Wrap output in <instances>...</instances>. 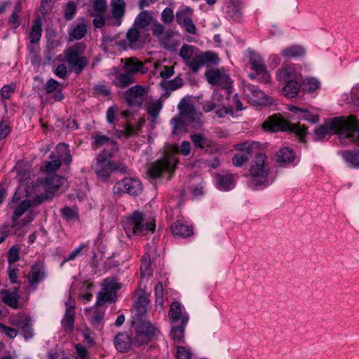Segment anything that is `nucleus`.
<instances>
[{"instance_id":"nucleus-1","label":"nucleus","mask_w":359,"mask_h":359,"mask_svg":"<svg viewBox=\"0 0 359 359\" xmlns=\"http://www.w3.org/2000/svg\"><path fill=\"white\" fill-rule=\"evenodd\" d=\"M333 133H338L341 139L359 142V121L353 116L348 118L335 117L315 130L318 139H323L327 135Z\"/></svg>"},{"instance_id":"nucleus-2","label":"nucleus","mask_w":359,"mask_h":359,"mask_svg":"<svg viewBox=\"0 0 359 359\" xmlns=\"http://www.w3.org/2000/svg\"><path fill=\"white\" fill-rule=\"evenodd\" d=\"M178 109V115L170 120V124L172 126V133L178 134L185 126L196 129L202 126V113L197 111L191 103L183 99L179 103Z\"/></svg>"},{"instance_id":"nucleus-3","label":"nucleus","mask_w":359,"mask_h":359,"mask_svg":"<svg viewBox=\"0 0 359 359\" xmlns=\"http://www.w3.org/2000/svg\"><path fill=\"white\" fill-rule=\"evenodd\" d=\"M123 227L128 238L143 236L154 232L155 219H147L142 212L135 211L123 222Z\"/></svg>"},{"instance_id":"nucleus-4","label":"nucleus","mask_w":359,"mask_h":359,"mask_svg":"<svg viewBox=\"0 0 359 359\" xmlns=\"http://www.w3.org/2000/svg\"><path fill=\"white\" fill-rule=\"evenodd\" d=\"M266 158V156L264 154L261 153L256 155L249 170L252 178L248 184L249 187H267L272 183L273 180H271L269 177L270 172Z\"/></svg>"},{"instance_id":"nucleus-5","label":"nucleus","mask_w":359,"mask_h":359,"mask_svg":"<svg viewBox=\"0 0 359 359\" xmlns=\"http://www.w3.org/2000/svg\"><path fill=\"white\" fill-rule=\"evenodd\" d=\"M113 153L104 151L100 154L96 159L95 171L98 178L102 181H106L110 177L112 172L119 173H126L127 172L126 166L121 162H114L110 160Z\"/></svg>"},{"instance_id":"nucleus-6","label":"nucleus","mask_w":359,"mask_h":359,"mask_svg":"<svg viewBox=\"0 0 359 359\" xmlns=\"http://www.w3.org/2000/svg\"><path fill=\"white\" fill-rule=\"evenodd\" d=\"M264 130L271 132L291 131L302 138L306 133V128L300 124L290 123L280 115L274 114L268 117L262 124Z\"/></svg>"},{"instance_id":"nucleus-7","label":"nucleus","mask_w":359,"mask_h":359,"mask_svg":"<svg viewBox=\"0 0 359 359\" xmlns=\"http://www.w3.org/2000/svg\"><path fill=\"white\" fill-rule=\"evenodd\" d=\"M177 149L167 151L163 157L153 163L147 171L151 178L159 177L163 172H174L178 160L177 158Z\"/></svg>"},{"instance_id":"nucleus-8","label":"nucleus","mask_w":359,"mask_h":359,"mask_svg":"<svg viewBox=\"0 0 359 359\" xmlns=\"http://www.w3.org/2000/svg\"><path fill=\"white\" fill-rule=\"evenodd\" d=\"M43 184L45 187L46 194L44 196H39L36 198L38 200V203L42 202L43 200L50 198L52 196L50 194H60L64 192L67 186V180L57 175H51L44 179Z\"/></svg>"},{"instance_id":"nucleus-9","label":"nucleus","mask_w":359,"mask_h":359,"mask_svg":"<svg viewBox=\"0 0 359 359\" xmlns=\"http://www.w3.org/2000/svg\"><path fill=\"white\" fill-rule=\"evenodd\" d=\"M147 93L148 90L145 86L135 85L123 93V98L130 107L141 108Z\"/></svg>"},{"instance_id":"nucleus-10","label":"nucleus","mask_w":359,"mask_h":359,"mask_svg":"<svg viewBox=\"0 0 359 359\" xmlns=\"http://www.w3.org/2000/svg\"><path fill=\"white\" fill-rule=\"evenodd\" d=\"M142 191L141 182L136 178H124L116 183L113 187L114 194L127 193L133 196L140 194Z\"/></svg>"},{"instance_id":"nucleus-11","label":"nucleus","mask_w":359,"mask_h":359,"mask_svg":"<svg viewBox=\"0 0 359 359\" xmlns=\"http://www.w3.org/2000/svg\"><path fill=\"white\" fill-rule=\"evenodd\" d=\"M218 61L217 55L211 52H205L193 56L191 59L186 62V65L193 72L196 73L202 67L216 64Z\"/></svg>"},{"instance_id":"nucleus-12","label":"nucleus","mask_w":359,"mask_h":359,"mask_svg":"<svg viewBox=\"0 0 359 359\" xmlns=\"http://www.w3.org/2000/svg\"><path fill=\"white\" fill-rule=\"evenodd\" d=\"M192 13V8L189 6H183L176 13V21L179 25L182 26L188 33L195 34L196 33V27L191 18Z\"/></svg>"},{"instance_id":"nucleus-13","label":"nucleus","mask_w":359,"mask_h":359,"mask_svg":"<svg viewBox=\"0 0 359 359\" xmlns=\"http://www.w3.org/2000/svg\"><path fill=\"white\" fill-rule=\"evenodd\" d=\"M244 94L250 102L257 105H267L272 102V98L267 96L255 86H248Z\"/></svg>"},{"instance_id":"nucleus-14","label":"nucleus","mask_w":359,"mask_h":359,"mask_svg":"<svg viewBox=\"0 0 359 359\" xmlns=\"http://www.w3.org/2000/svg\"><path fill=\"white\" fill-rule=\"evenodd\" d=\"M205 75L210 84L218 85L225 89H229L231 86V81L229 76L222 70H210Z\"/></svg>"},{"instance_id":"nucleus-15","label":"nucleus","mask_w":359,"mask_h":359,"mask_svg":"<svg viewBox=\"0 0 359 359\" xmlns=\"http://www.w3.org/2000/svg\"><path fill=\"white\" fill-rule=\"evenodd\" d=\"M253 144V142H245L236 145V149L238 152L232 158V163L234 165L239 167L249 161L252 156Z\"/></svg>"},{"instance_id":"nucleus-16","label":"nucleus","mask_w":359,"mask_h":359,"mask_svg":"<svg viewBox=\"0 0 359 359\" xmlns=\"http://www.w3.org/2000/svg\"><path fill=\"white\" fill-rule=\"evenodd\" d=\"M183 306L178 302H174L170 304L168 317L171 325L183 323L187 325L189 317L187 313L182 311Z\"/></svg>"},{"instance_id":"nucleus-17","label":"nucleus","mask_w":359,"mask_h":359,"mask_svg":"<svg viewBox=\"0 0 359 359\" xmlns=\"http://www.w3.org/2000/svg\"><path fill=\"white\" fill-rule=\"evenodd\" d=\"M152 34L156 37L160 43L165 48H170V39L173 36V32L170 29H165V27L158 23L155 22L152 27Z\"/></svg>"},{"instance_id":"nucleus-18","label":"nucleus","mask_w":359,"mask_h":359,"mask_svg":"<svg viewBox=\"0 0 359 359\" xmlns=\"http://www.w3.org/2000/svg\"><path fill=\"white\" fill-rule=\"evenodd\" d=\"M46 276L47 273L44 266L42 264L36 263L32 266L27 278L29 283L36 287Z\"/></svg>"},{"instance_id":"nucleus-19","label":"nucleus","mask_w":359,"mask_h":359,"mask_svg":"<svg viewBox=\"0 0 359 359\" xmlns=\"http://www.w3.org/2000/svg\"><path fill=\"white\" fill-rule=\"evenodd\" d=\"M276 76L278 81L284 83L299 79V73L292 64L283 65L276 72Z\"/></svg>"},{"instance_id":"nucleus-20","label":"nucleus","mask_w":359,"mask_h":359,"mask_svg":"<svg viewBox=\"0 0 359 359\" xmlns=\"http://www.w3.org/2000/svg\"><path fill=\"white\" fill-rule=\"evenodd\" d=\"M123 69L133 77L137 74H145L147 72L148 69L146 67L142 62L135 57H130L126 60L123 65Z\"/></svg>"},{"instance_id":"nucleus-21","label":"nucleus","mask_w":359,"mask_h":359,"mask_svg":"<svg viewBox=\"0 0 359 359\" xmlns=\"http://www.w3.org/2000/svg\"><path fill=\"white\" fill-rule=\"evenodd\" d=\"M217 187L222 191H228L235 186L234 176L229 173H222L216 175Z\"/></svg>"},{"instance_id":"nucleus-22","label":"nucleus","mask_w":359,"mask_h":359,"mask_svg":"<svg viewBox=\"0 0 359 359\" xmlns=\"http://www.w3.org/2000/svg\"><path fill=\"white\" fill-rule=\"evenodd\" d=\"M171 231L175 236L187 238L193 235L194 231L191 226L184 224L182 221L177 220L171 226Z\"/></svg>"},{"instance_id":"nucleus-23","label":"nucleus","mask_w":359,"mask_h":359,"mask_svg":"<svg viewBox=\"0 0 359 359\" xmlns=\"http://www.w3.org/2000/svg\"><path fill=\"white\" fill-rule=\"evenodd\" d=\"M277 163L280 166L290 165L296 158L295 154L292 149L287 147L280 149L277 153Z\"/></svg>"},{"instance_id":"nucleus-24","label":"nucleus","mask_w":359,"mask_h":359,"mask_svg":"<svg viewBox=\"0 0 359 359\" xmlns=\"http://www.w3.org/2000/svg\"><path fill=\"white\" fill-rule=\"evenodd\" d=\"M85 46L79 43L69 48L65 51V57L67 62L69 65L74 62L76 60L80 57V55L84 52Z\"/></svg>"},{"instance_id":"nucleus-25","label":"nucleus","mask_w":359,"mask_h":359,"mask_svg":"<svg viewBox=\"0 0 359 359\" xmlns=\"http://www.w3.org/2000/svg\"><path fill=\"white\" fill-rule=\"evenodd\" d=\"M74 306L70 304L67 306L66 304V311L64 317L61 321L62 326L66 332H71L74 327Z\"/></svg>"},{"instance_id":"nucleus-26","label":"nucleus","mask_w":359,"mask_h":359,"mask_svg":"<svg viewBox=\"0 0 359 359\" xmlns=\"http://www.w3.org/2000/svg\"><path fill=\"white\" fill-rule=\"evenodd\" d=\"M55 157L60 159V163L69 165L72 162V156L69 146L65 143H60L57 145L55 149Z\"/></svg>"},{"instance_id":"nucleus-27","label":"nucleus","mask_w":359,"mask_h":359,"mask_svg":"<svg viewBox=\"0 0 359 359\" xmlns=\"http://www.w3.org/2000/svg\"><path fill=\"white\" fill-rule=\"evenodd\" d=\"M149 304V299L148 295L144 291H141L134 304V307L136 310L135 316L139 318L142 317L147 312Z\"/></svg>"},{"instance_id":"nucleus-28","label":"nucleus","mask_w":359,"mask_h":359,"mask_svg":"<svg viewBox=\"0 0 359 359\" xmlns=\"http://www.w3.org/2000/svg\"><path fill=\"white\" fill-rule=\"evenodd\" d=\"M0 295L3 302L11 308L16 309L18 305L19 295L16 288L13 292L7 290H1Z\"/></svg>"},{"instance_id":"nucleus-29","label":"nucleus","mask_w":359,"mask_h":359,"mask_svg":"<svg viewBox=\"0 0 359 359\" xmlns=\"http://www.w3.org/2000/svg\"><path fill=\"white\" fill-rule=\"evenodd\" d=\"M108 146L110 147V151L111 153L118 150L117 143L106 135H96L94 137L93 148L95 149L102 147Z\"/></svg>"},{"instance_id":"nucleus-30","label":"nucleus","mask_w":359,"mask_h":359,"mask_svg":"<svg viewBox=\"0 0 359 359\" xmlns=\"http://www.w3.org/2000/svg\"><path fill=\"white\" fill-rule=\"evenodd\" d=\"M249 62L251 68L259 74V72H263L266 69L264 62L259 54L254 51L249 52Z\"/></svg>"},{"instance_id":"nucleus-31","label":"nucleus","mask_w":359,"mask_h":359,"mask_svg":"<svg viewBox=\"0 0 359 359\" xmlns=\"http://www.w3.org/2000/svg\"><path fill=\"white\" fill-rule=\"evenodd\" d=\"M135 82V77L124 71L123 72H116L113 81L114 84L117 87L126 88Z\"/></svg>"},{"instance_id":"nucleus-32","label":"nucleus","mask_w":359,"mask_h":359,"mask_svg":"<svg viewBox=\"0 0 359 359\" xmlns=\"http://www.w3.org/2000/svg\"><path fill=\"white\" fill-rule=\"evenodd\" d=\"M31 201L29 199H26L21 201L20 204L16 206L11 217L13 228L17 226L18 219L31 207Z\"/></svg>"},{"instance_id":"nucleus-33","label":"nucleus","mask_w":359,"mask_h":359,"mask_svg":"<svg viewBox=\"0 0 359 359\" xmlns=\"http://www.w3.org/2000/svg\"><path fill=\"white\" fill-rule=\"evenodd\" d=\"M288 109L293 112L294 114H299V113H304V116H299L300 120H306L311 123H316L319 120V116L318 114H312L306 108H299L294 105L288 107Z\"/></svg>"},{"instance_id":"nucleus-34","label":"nucleus","mask_w":359,"mask_h":359,"mask_svg":"<svg viewBox=\"0 0 359 359\" xmlns=\"http://www.w3.org/2000/svg\"><path fill=\"white\" fill-rule=\"evenodd\" d=\"M42 21L40 18H36L32 26L29 39L31 43H37L41 37L42 35Z\"/></svg>"},{"instance_id":"nucleus-35","label":"nucleus","mask_w":359,"mask_h":359,"mask_svg":"<svg viewBox=\"0 0 359 359\" xmlns=\"http://www.w3.org/2000/svg\"><path fill=\"white\" fill-rule=\"evenodd\" d=\"M126 40L129 48L137 49L141 46L140 34L135 27H131L128 29L126 34Z\"/></svg>"},{"instance_id":"nucleus-36","label":"nucleus","mask_w":359,"mask_h":359,"mask_svg":"<svg viewBox=\"0 0 359 359\" xmlns=\"http://www.w3.org/2000/svg\"><path fill=\"white\" fill-rule=\"evenodd\" d=\"M114 344L118 351L126 352L130 347L131 339L127 334L120 333L116 335Z\"/></svg>"},{"instance_id":"nucleus-37","label":"nucleus","mask_w":359,"mask_h":359,"mask_svg":"<svg viewBox=\"0 0 359 359\" xmlns=\"http://www.w3.org/2000/svg\"><path fill=\"white\" fill-rule=\"evenodd\" d=\"M285 86L283 88V95L288 98H294L298 95L300 91V84L298 80L285 82Z\"/></svg>"},{"instance_id":"nucleus-38","label":"nucleus","mask_w":359,"mask_h":359,"mask_svg":"<svg viewBox=\"0 0 359 359\" xmlns=\"http://www.w3.org/2000/svg\"><path fill=\"white\" fill-rule=\"evenodd\" d=\"M137 332L143 333L150 339L158 332V329L149 321H143L136 326Z\"/></svg>"},{"instance_id":"nucleus-39","label":"nucleus","mask_w":359,"mask_h":359,"mask_svg":"<svg viewBox=\"0 0 359 359\" xmlns=\"http://www.w3.org/2000/svg\"><path fill=\"white\" fill-rule=\"evenodd\" d=\"M116 299V294L110 291L104 290L102 288V290L97 294L96 305L102 306L106 302L113 303Z\"/></svg>"},{"instance_id":"nucleus-40","label":"nucleus","mask_w":359,"mask_h":359,"mask_svg":"<svg viewBox=\"0 0 359 359\" xmlns=\"http://www.w3.org/2000/svg\"><path fill=\"white\" fill-rule=\"evenodd\" d=\"M191 140L197 148L205 149L212 146V141L201 133L191 135Z\"/></svg>"},{"instance_id":"nucleus-41","label":"nucleus","mask_w":359,"mask_h":359,"mask_svg":"<svg viewBox=\"0 0 359 359\" xmlns=\"http://www.w3.org/2000/svg\"><path fill=\"white\" fill-rule=\"evenodd\" d=\"M104 314V311L100 308H95L94 311L91 316L90 317V322L93 327L97 330H101L102 327V322L103 320V317Z\"/></svg>"},{"instance_id":"nucleus-42","label":"nucleus","mask_w":359,"mask_h":359,"mask_svg":"<svg viewBox=\"0 0 359 359\" xmlns=\"http://www.w3.org/2000/svg\"><path fill=\"white\" fill-rule=\"evenodd\" d=\"M281 53L286 58H293L304 55L305 50L300 46H291L284 48Z\"/></svg>"},{"instance_id":"nucleus-43","label":"nucleus","mask_w":359,"mask_h":359,"mask_svg":"<svg viewBox=\"0 0 359 359\" xmlns=\"http://www.w3.org/2000/svg\"><path fill=\"white\" fill-rule=\"evenodd\" d=\"M111 13L115 19L121 18L125 13V3L123 0H111Z\"/></svg>"},{"instance_id":"nucleus-44","label":"nucleus","mask_w":359,"mask_h":359,"mask_svg":"<svg viewBox=\"0 0 359 359\" xmlns=\"http://www.w3.org/2000/svg\"><path fill=\"white\" fill-rule=\"evenodd\" d=\"M187 325L183 323L171 325L170 337L177 342L182 341Z\"/></svg>"},{"instance_id":"nucleus-45","label":"nucleus","mask_w":359,"mask_h":359,"mask_svg":"<svg viewBox=\"0 0 359 359\" xmlns=\"http://www.w3.org/2000/svg\"><path fill=\"white\" fill-rule=\"evenodd\" d=\"M86 33L87 27L84 22L78 23L69 32L70 37L76 40L81 39Z\"/></svg>"},{"instance_id":"nucleus-46","label":"nucleus","mask_w":359,"mask_h":359,"mask_svg":"<svg viewBox=\"0 0 359 359\" xmlns=\"http://www.w3.org/2000/svg\"><path fill=\"white\" fill-rule=\"evenodd\" d=\"M162 102L159 100H152L149 102L147 106V111L153 119H155L159 115L162 109Z\"/></svg>"},{"instance_id":"nucleus-47","label":"nucleus","mask_w":359,"mask_h":359,"mask_svg":"<svg viewBox=\"0 0 359 359\" xmlns=\"http://www.w3.org/2000/svg\"><path fill=\"white\" fill-rule=\"evenodd\" d=\"M344 160L353 167H359V150L346 151L342 153Z\"/></svg>"},{"instance_id":"nucleus-48","label":"nucleus","mask_w":359,"mask_h":359,"mask_svg":"<svg viewBox=\"0 0 359 359\" xmlns=\"http://www.w3.org/2000/svg\"><path fill=\"white\" fill-rule=\"evenodd\" d=\"M107 8V3L106 0H95L91 8L89 10L90 15L104 14Z\"/></svg>"},{"instance_id":"nucleus-49","label":"nucleus","mask_w":359,"mask_h":359,"mask_svg":"<svg viewBox=\"0 0 359 359\" xmlns=\"http://www.w3.org/2000/svg\"><path fill=\"white\" fill-rule=\"evenodd\" d=\"M320 86L319 81L315 78H308L302 82V90L304 92L311 93Z\"/></svg>"},{"instance_id":"nucleus-50","label":"nucleus","mask_w":359,"mask_h":359,"mask_svg":"<svg viewBox=\"0 0 359 359\" xmlns=\"http://www.w3.org/2000/svg\"><path fill=\"white\" fill-rule=\"evenodd\" d=\"M140 271L142 277L149 276L151 274V260L147 254L142 257Z\"/></svg>"},{"instance_id":"nucleus-51","label":"nucleus","mask_w":359,"mask_h":359,"mask_svg":"<svg viewBox=\"0 0 359 359\" xmlns=\"http://www.w3.org/2000/svg\"><path fill=\"white\" fill-rule=\"evenodd\" d=\"M226 13L235 20H238L243 14L241 6L235 4L227 6Z\"/></svg>"},{"instance_id":"nucleus-52","label":"nucleus","mask_w":359,"mask_h":359,"mask_svg":"<svg viewBox=\"0 0 359 359\" xmlns=\"http://www.w3.org/2000/svg\"><path fill=\"white\" fill-rule=\"evenodd\" d=\"M151 20V17L147 12H142L136 18L135 25L139 28L144 29L150 24Z\"/></svg>"},{"instance_id":"nucleus-53","label":"nucleus","mask_w":359,"mask_h":359,"mask_svg":"<svg viewBox=\"0 0 359 359\" xmlns=\"http://www.w3.org/2000/svg\"><path fill=\"white\" fill-rule=\"evenodd\" d=\"M88 65L87 59L85 56H81L76 60L74 62L69 64L76 74L81 73Z\"/></svg>"},{"instance_id":"nucleus-54","label":"nucleus","mask_w":359,"mask_h":359,"mask_svg":"<svg viewBox=\"0 0 359 359\" xmlns=\"http://www.w3.org/2000/svg\"><path fill=\"white\" fill-rule=\"evenodd\" d=\"M194 47L187 44H184L180 52V57L183 59L184 64L193 57Z\"/></svg>"},{"instance_id":"nucleus-55","label":"nucleus","mask_w":359,"mask_h":359,"mask_svg":"<svg viewBox=\"0 0 359 359\" xmlns=\"http://www.w3.org/2000/svg\"><path fill=\"white\" fill-rule=\"evenodd\" d=\"M102 289L107 291H110L116 294V291L120 288V286L118 283H116L114 279L107 278L104 280L102 284Z\"/></svg>"},{"instance_id":"nucleus-56","label":"nucleus","mask_w":359,"mask_h":359,"mask_svg":"<svg viewBox=\"0 0 359 359\" xmlns=\"http://www.w3.org/2000/svg\"><path fill=\"white\" fill-rule=\"evenodd\" d=\"M192 356V352L190 348L184 346H178L176 351V358L177 359H191Z\"/></svg>"},{"instance_id":"nucleus-57","label":"nucleus","mask_w":359,"mask_h":359,"mask_svg":"<svg viewBox=\"0 0 359 359\" xmlns=\"http://www.w3.org/2000/svg\"><path fill=\"white\" fill-rule=\"evenodd\" d=\"M50 158L52 161L50 162H47L45 165V168L47 172H53L60 167L61 163L60 162V159H57L55 157L54 153H52L50 155Z\"/></svg>"},{"instance_id":"nucleus-58","label":"nucleus","mask_w":359,"mask_h":359,"mask_svg":"<svg viewBox=\"0 0 359 359\" xmlns=\"http://www.w3.org/2000/svg\"><path fill=\"white\" fill-rule=\"evenodd\" d=\"M224 95H226V98L229 97V89L215 90L212 95V100L214 102H215L216 103L224 104L222 102V101H223V97Z\"/></svg>"},{"instance_id":"nucleus-59","label":"nucleus","mask_w":359,"mask_h":359,"mask_svg":"<svg viewBox=\"0 0 359 359\" xmlns=\"http://www.w3.org/2000/svg\"><path fill=\"white\" fill-rule=\"evenodd\" d=\"M184 84L183 79L180 77H176L174 79L169 81L165 84V88L168 90H175L180 87H182Z\"/></svg>"},{"instance_id":"nucleus-60","label":"nucleus","mask_w":359,"mask_h":359,"mask_svg":"<svg viewBox=\"0 0 359 359\" xmlns=\"http://www.w3.org/2000/svg\"><path fill=\"white\" fill-rule=\"evenodd\" d=\"M29 323L30 320L25 316H17L11 319V323L13 325H15L21 330H22Z\"/></svg>"},{"instance_id":"nucleus-61","label":"nucleus","mask_w":359,"mask_h":359,"mask_svg":"<svg viewBox=\"0 0 359 359\" xmlns=\"http://www.w3.org/2000/svg\"><path fill=\"white\" fill-rule=\"evenodd\" d=\"M62 216L67 220H73L78 218L77 212L69 207H65L61 210Z\"/></svg>"},{"instance_id":"nucleus-62","label":"nucleus","mask_w":359,"mask_h":359,"mask_svg":"<svg viewBox=\"0 0 359 359\" xmlns=\"http://www.w3.org/2000/svg\"><path fill=\"white\" fill-rule=\"evenodd\" d=\"M65 18L67 20H72L76 13V5L74 2H68L65 8Z\"/></svg>"},{"instance_id":"nucleus-63","label":"nucleus","mask_w":359,"mask_h":359,"mask_svg":"<svg viewBox=\"0 0 359 359\" xmlns=\"http://www.w3.org/2000/svg\"><path fill=\"white\" fill-rule=\"evenodd\" d=\"M86 248V244H81L79 247L76 248L71 253L64 257V262H69L75 259L81 253L83 249Z\"/></svg>"},{"instance_id":"nucleus-64","label":"nucleus","mask_w":359,"mask_h":359,"mask_svg":"<svg viewBox=\"0 0 359 359\" xmlns=\"http://www.w3.org/2000/svg\"><path fill=\"white\" fill-rule=\"evenodd\" d=\"M174 19L173 11L170 8H165L161 13V20L163 22L169 24Z\"/></svg>"}]
</instances>
